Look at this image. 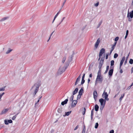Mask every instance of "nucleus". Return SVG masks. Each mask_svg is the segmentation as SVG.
I'll return each mask as SVG.
<instances>
[{
  "mask_svg": "<svg viewBox=\"0 0 133 133\" xmlns=\"http://www.w3.org/2000/svg\"><path fill=\"white\" fill-rule=\"evenodd\" d=\"M41 85V82L40 81H38L30 89L32 90L35 87L34 91L33 94V96L34 97L39 90V88Z\"/></svg>",
  "mask_w": 133,
  "mask_h": 133,
  "instance_id": "nucleus-1",
  "label": "nucleus"
},
{
  "mask_svg": "<svg viewBox=\"0 0 133 133\" xmlns=\"http://www.w3.org/2000/svg\"><path fill=\"white\" fill-rule=\"evenodd\" d=\"M69 65V64L68 63H65L64 67H60L57 72L58 75H61L64 72Z\"/></svg>",
  "mask_w": 133,
  "mask_h": 133,
  "instance_id": "nucleus-2",
  "label": "nucleus"
},
{
  "mask_svg": "<svg viewBox=\"0 0 133 133\" xmlns=\"http://www.w3.org/2000/svg\"><path fill=\"white\" fill-rule=\"evenodd\" d=\"M101 69H99L97 77V79H99V83H101L103 80V78L101 76Z\"/></svg>",
  "mask_w": 133,
  "mask_h": 133,
  "instance_id": "nucleus-3",
  "label": "nucleus"
},
{
  "mask_svg": "<svg viewBox=\"0 0 133 133\" xmlns=\"http://www.w3.org/2000/svg\"><path fill=\"white\" fill-rule=\"evenodd\" d=\"M114 68L111 67H110V69L108 72L109 76L110 77H111L113 74Z\"/></svg>",
  "mask_w": 133,
  "mask_h": 133,
  "instance_id": "nucleus-4",
  "label": "nucleus"
},
{
  "mask_svg": "<svg viewBox=\"0 0 133 133\" xmlns=\"http://www.w3.org/2000/svg\"><path fill=\"white\" fill-rule=\"evenodd\" d=\"M99 101L101 103V105L105 106L106 103L105 101H104V99L101 98L99 100Z\"/></svg>",
  "mask_w": 133,
  "mask_h": 133,
  "instance_id": "nucleus-5",
  "label": "nucleus"
},
{
  "mask_svg": "<svg viewBox=\"0 0 133 133\" xmlns=\"http://www.w3.org/2000/svg\"><path fill=\"white\" fill-rule=\"evenodd\" d=\"M77 100H73L71 103V107L72 108H74L75 107L77 104Z\"/></svg>",
  "mask_w": 133,
  "mask_h": 133,
  "instance_id": "nucleus-6",
  "label": "nucleus"
},
{
  "mask_svg": "<svg viewBox=\"0 0 133 133\" xmlns=\"http://www.w3.org/2000/svg\"><path fill=\"white\" fill-rule=\"evenodd\" d=\"M94 98L95 101H96L97 99V97L98 96V94L96 91L95 90L93 92Z\"/></svg>",
  "mask_w": 133,
  "mask_h": 133,
  "instance_id": "nucleus-7",
  "label": "nucleus"
},
{
  "mask_svg": "<svg viewBox=\"0 0 133 133\" xmlns=\"http://www.w3.org/2000/svg\"><path fill=\"white\" fill-rule=\"evenodd\" d=\"M105 50L104 48H102L100 50L99 53V55L102 56V55L105 53Z\"/></svg>",
  "mask_w": 133,
  "mask_h": 133,
  "instance_id": "nucleus-8",
  "label": "nucleus"
},
{
  "mask_svg": "<svg viewBox=\"0 0 133 133\" xmlns=\"http://www.w3.org/2000/svg\"><path fill=\"white\" fill-rule=\"evenodd\" d=\"M130 17L131 18L133 17V10H132L131 12H129V11H128L127 14V17Z\"/></svg>",
  "mask_w": 133,
  "mask_h": 133,
  "instance_id": "nucleus-9",
  "label": "nucleus"
},
{
  "mask_svg": "<svg viewBox=\"0 0 133 133\" xmlns=\"http://www.w3.org/2000/svg\"><path fill=\"white\" fill-rule=\"evenodd\" d=\"M125 57L123 56L122 59L121 60L120 64V67H119V68L120 69V68L121 67V66L122 65L123 62L124 61L125 59Z\"/></svg>",
  "mask_w": 133,
  "mask_h": 133,
  "instance_id": "nucleus-10",
  "label": "nucleus"
},
{
  "mask_svg": "<svg viewBox=\"0 0 133 133\" xmlns=\"http://www.w3.org/2000/svg\"><path fill=\"white\" fill-rule=\"evenodd\" d=\"M74 53L71 56V57H69V59H68V61L66 63H68L69 64L70 62L71 61L73 58V57L74 56Z\"/></svg>",
  "mask_w": 133,
  "mask_h": 133,
  "instance_id": "nucleus-11",
  "label": "nucleus"
},
{
  "mask_svg": "<svg viewBox=\"0 0 133 133\" xmlns=\"http://www.w3.org/2000/svg\"><path fill=\"white\" fill-rule=\"evenodd\" d=\"M80 78H81V75H80L78 77V78H77L76 82L75 83V85H77L78 82L80 80Z\"/></svg>",
  "mask_w": 133,
  "mask_h": 133,
  "instance_id": "nucleus-12",
  "label": "nucleus"
},
{
  "mask_svg": "<svg viewBox=\"0 0 133 133\" xmlns=\"http://www.w3.org/2000/svg\"><path fill=\"white\" fill-rule=\"evenodd\" d=\"M9 110L8 108L6 109L3 110L1 112V114H5L7 111Z\"/></svg>",
  "mask_w": 133,
  "mask_h": 133,
  "instance_id": "nucleus-13",
  "label": "nucleus"
},
{
  "mask_svg": "<svg viewBox=\"0 0 133 133\" xmlns=\"http://www.w3.org/2000/svg\"><path fill=\"white\" fill-rule=\"evenodd\" d=\"M68 98L67 99H66L64 101L62 102L61 103V104L62 105H64V104H66L67 103V102L68 101Z\"/></svg>",
  "mask_w": 133,
  "mask_h": 133,
  "instance_id": "nucleus-14",
  "label": "nucleus"
},
{
  "mask_svg": "<svg viewBox=\"0 0 133 133\" xmlns=\"http://www.w3.org/2000/svg\"><path fill=\"white\" fill-rule=\"evenodd\" d=\"M78 90V88H76L75 89V90L73 91L72 92V95L74 96V95L76 94Z\"/></svg>",
  "mask_w": 133,
  "mask_h": 133,
  "instance_id": "nucleus-15",
  "label": "nucleus"
},
{
  "mask_svg": "<svg viewBox=\"0 0 133 133\" xmlns=\"http://www.w3.org/2000/svg\"><path fill=\"white\" fill-rule=\"evenodd\" d=\"M83 92V90L82 88L80 90H79L78 92V95L80 96H81L82 95V93Z\"/></svg>",
  "mask_w": 133,
  "mask_h": 133,
  "instance_id": "nucleus-16",
  "label": "nucleus"
},
{
  "mask_svg": "<svg viewBox=\"0 0 133 133\" xmlns=\"http://www.w3.org/2000/svg\"><path fill=\"white\" fill-rule=\"evenodd\" d=\"M63 108L62 107H60L57 110L58 112L59 113H61L62 112V111Z\"/></svg>",
  "mask_w": 133,
  "mask_h": 133,
  "instance_id": "nucleus-17",
  "label": "nucleus"
},
{
  "mask_svg": "<svg viewBox=\"0 0 133 133\" xmlns=\"http://www.w3.org/2000/svg\"><path fill=\"white\" fill-rule=\"evenodd\" d=\"M99 108V107L98 105L97 104L95 105V109L96 111H97L98 110Z\"/></svg>",
  "mask_w": 133,
  "mask_h": 133,
  "instance_id": "nucleus-18",
  "label": "nucleus"
},
{
  "mask_svg": "<svg viewBox=\"0 0 133 133\" xmlns=\"http://www.w3.org/2000/svg\"><path fill=\"white\" fill-rule=\"evenodd\" d=\"M104 95V98L107 97H108V94L107 92H105L104 91V92L102 94V96H103Z\"/></svg>",
  "mask_w": 133,
  "mask_h": 133,
  "instance_id": "nucleus-19",
  "label": "nucleus"
},
{
  "mask_svg": "<svg viewBox=\"0 0 133 133\" xmlns=\"http://www.w3.org/2000/svg\"><path fill=\"white\" fill-rule=\"evenodd\" d=\"M71 111L65 112V115H64L63 116H68L71 113Z\"/></svg>",
  "mask_w": 133,
  "mask_h": 133,
  "instance_id": "nucleus-20",
  "label": "nucleus"
},
{
  "mask_svg": "<svg viewBox=\"0 0 133 133\" xmlns=\"http://www.w3.org/2000/svg\"><path fill=\"white\" fill-rule=\"evenodd\" d=\"M9 18V17H4L3 18H2V19L0 20V21L1 22L3 21H5V20Z\"/></svg>",
  "mask_w": 133,
  "mask_h": 133,
  "instance_id": "nucleus-21",
  "label": "nucleus"
},
{
  "mask_svg": "<svg viewBox=\"0 0 133 133\" xmlns=\"http://www.w3.org/2000/svg\"><path fill=\"white\" fill-rule=\"evenodd\" d=\"M114 60H111V63H110V67H113L114 68V66H113L114 65Z\"/></svg>",
  "mask_w": 133,
  "mask_h": 133,
  "instance_id": "nucleus-22",
  "label": "nucleus"
},
{
  "mask_svg": "<svg viewBox=\"0 0 133 133\" xmlns=\"http://www.w3.org/2000/svg\"><path fill=\"white\" fill-rule=\"evenodd\" d=\"M117 42H115L114 44L112 46L111 49L114 50L115 48V47L116 45Z\"/></svg>",
  "mask_w": 133,
  "mask_h": 133,
  "instance_id": "nucleus-23",
  "label": "nucleus"
},
{
  "mask_svg": "<svg viewBox=\"0 0 133 133\" xmlns=\"http://www.w3.org/2000/svg\"><path fill=\"white\" fill-rule=\"evenodd\" d=\"M74 98V96L73 95H72L71 97H70V98L69 99V101L71 102H72V101H73Z\"/></svg>",
  "mask_w": 133,
  "mask_h": 133,
  "instance_id": "nucleus-24",
  "label": "nucleus"
},
{
  "mask_svg": "<svg viewBox=\"0 0 133 133\" xmlns=\"http://www.w3.org/2000/svg\"><path fill=\"white\" fill-rule=\"evenodd\" d=\"M109 66L108 65L107 66V67H106V70H105V72L104 73V74H105L107 72H108V71L109 69Z\"/></svg>",
  "mask_w": 133,
  "mask_h": 133,
  "instance_id": "nucleus-25",
  "label": "nucleus"
},
{
  "mask_svg": "<svg viewBox=\"0 0 133 133\" xmlns=\"http://www.w3.org/2000/svg\"><path fill=\"white\" fill-rule=\"evenodd\" d=\"M12 50V49H11L10 48H9L8 49V50L6 52V54H8L10 53Z\"/></svg>",
  "mask_w": 133,
  "mask_h": 133,
  "instance_id": "nucleus-26",
  "label": "nucleus"
},
{
  "mask_svg": "<svg viewBox=\"0 0 133 133\" xmlns=\"http://www.w3.org/2000/svg\"><path fill=\"white\" fill-rule=\"evenodd\" d=\"M85 82V80L84 79L82 78L81 85H83L84 83ZM78 85L79 86L80 85Z\"/></svg>",
  "mask_w": 133,
  "mask_h": 133,
  "instance_id": "nucleus-27",
  "label": "nucleus"
},
{
  "mask_svg": "<svg viewBox=\"0 0 133 133\" xmlns=\"http://www.w3.org/2000/svg\"><path fill=\"white\" fill-rule=\"evenodd\" d=\"M124 94H122L121 95V97L119 98V100H120V101L122 100V99L123 98V97L124 96Z\"/></svg>",
  "mask_w": 133,
  "mask_h": 133,
  "instance_id": "nucleus-28",
  "label": "nucleus"
},
{
  "mask_svg": "<svg viewBox=\"0 0 133 133\" xmlns=\"http://www.w3.org/2000/svg\"><path fill=\"white\" fill-rule=\"evenodd\" d=\"M18 113L16 115H15V116H14L12 118V120H14L16 118L17 116L18 115Z\"/></svg>",
  "mask_w": 133,
  "mask_h": 133,
  "instance_id": "nucleus-29",
  "label": "nucleus"
},
{
  "mask_svg": "<svg viewBox=\"0 0 133 133\" xmlns=\"http://www.w3.org/2000/svg\"><path fill=\"white\" fill-rule=\"evenodd\" d=\"M129 63L131 64H133V59H130L129 62Z\"/></svg>",
  "mask_w": 133,
  "mask_h": 133,
  "instance_id": "nucleus-30",
  "label": "nucleus"
},
{
  "mask_svg": "<svg viewBox=\"0 0 133 133\" xmlns=\"http://www.w3.org/2000/svg\"><path fill=\"white\" fill-rule=\"evenodd\" d=\"M66 59V56H64L62 60V63H64L65 62Z\"/></svg>",
  "mask_w": 133,
  "mask_h": 133,
  "instance_id": "nucleus-31",
  "label": "nucleus"
},
{
  "mask_svg": "<svg viewBox=\"0 0 133 133\" xmlns=\"http://www.w3.org/2000/svg\"><path fill=\"white\" fill-rule=\"evenodd\" d=\"M102 21L101 20L99 23V24H98V26L97 27V28H99V26H100L101 25V24H102Z\"/></svg>",
  "mask_w": 133,
  "mask_h": 133,
  "instance_id": "nucleus-32",
  "label": "nucleus"
},
{
  "mask_svg": "<svg viewBox=\"0 0 133 133\" xmlns=\"http://www.w3.org/2000/svg\"><path fill=\"white\" fill-rule=\"evenodd\" d=\"M5 87H6V86H5L4 87H2V88H0V91H4L5 90Z\"/></svg>",
  "mask_w": 133,
  "mask_h": 133,
  "instance_id": "nucleus-33",
  "label": "nucleus"
},
{
  "mask_svg": "<svg viewBox=\"0 0 133 133\" xmlns=\"http://www.w3.org/2000/svg\"><path fill=\"white\" fill-rule=\"evenodd\" d=\"M118 54H117V53H115L114 54V58H116L118 57Z\"/></svg>",
  "mask_w": 133,
  "mask_h": 133,
  "instance_id": "nucleus-34",
  "label": "nucleus"
},
{
  "mask_svg": "<svg viewBox=\"0 0 133 133\" xmlns=\"http://www.w3.org/2000/svg\"><path fill=\"white\" fill-rule=\"evenodd\" d=\"M61 10L57 12V14L55 15V16L54 17V18H55V19L58 16V15L60 13V11H61Z\"/></svg>",
  "mask_w": 133,
  "mask_h": 133,
  "instance_id": "nucleus-35",
  "label": "nucleus"
},
{
  "mask_svg": "<svg viewBox=\"0 0 133 133\" xmlns=\"http://www.w3.org/2000/svg\"><path fill=\"white\" fill-rule=\"evenodd\" d=\"M119 39L118 37H116L114 41L115 42H117V41Z\"/></svg>",
  "mask_w": 133,
  "mask_h": 133,
  "instance_id": "nucleus-36",
  "label": "nucleus"
},
{
  "mask_svg": "<svg viewBox=\"0 0 133 133\" xmlns=\"http://www.w3.org/2000/svg\"><path fill=\"white\" fill-rule=\"evenodd\" d=\"M98 126V123H96L95 124V129H97Z\"/></svg>",
  "mask_w": 133,
  "mask_h": 133,
  "instance_id": "nucleus-37",
  "label": "nucleus"
},
{
  "mask_svg": "<svg viewBox=\"0 0 133 133\" xmlns=\"http://www.w3.org/2000/svg\"><path fill=\"white\" fill-rule=\"evenodd\" d=\"M104 106H105L104 105H101V106L100 107V110L101 111H102V110Z\"/></svg>",
  "mask_w": 133,
  "mask_h": 133,
  "instance_id": "nucleus-38",
  "label": "nucleus"
},
{
  "mask_svg": "<svg viewBox=\"0 0 133 133\" xmlns=\"http://www.w3.org/2000/svg\"><path fill=\"white\" fill-rule=\"evenodd\" d=\"M99 81V79H97V78H96V81H95V85H96L97 84V81Z\"/></svg>",
  "mask_w": 133,
  "mask_h": 133,
  "instance_id": "nucleus-39",
  "label": "nucleus"
},
{
  "mask_svg": "<svg viewBox=\"0 0 133 133\" xmlns=\"http://www.w3.org/2000/svg\"><path fill=\"white\" fill-rule=\"evenodd\" d=\"M104 63V61L100 60L99 64L103 65Z\"/></svg>",
  "mask_w": 133,
  "mask_h": 133,
  "instance_id": "nucleus-40",
  "label": "nucleus"
},
{
  "mask_svg": "<svg viewBox=\"0 0 133 133\" xmlns=\"http://www.w3.org/2000/svg\"><path fill=\"white\" fill-rule=\"evenodd\" d=\"M7 119H5L4 120V123L6 125H8L9 124V123Z\"/></svg>",
  "mask_w": 133,
  "mask_h": 133,
  "instance_id": "nucleus-41",
  "label": "nucleus"
},
{
  "mask_svg": "<svg viewBox=\"0 0 133 133\" xmlns=\"http://www.w3.org/2000/svg\"><path fill=\"white\" fill-rule=\"evenodd\" d=\"M109 55V53H107L105 56V59H108Z\"/></svg>",
  "mask_w": 133,
  "mask_h": 133,
  "instance_id": "nucleus-42",
  "label": "nucleus"
},
{
  "mask_svg": "<svg viewBox=\"0 0 133 133\" xmlns=\"http://www.w3.org/2000/svg\"><path fill=\"white\" fill-rule=\"evenodd\" d=\"M100 38H98V39H97L96 42V43H98V44H99V43H100Z\"/></svg>",
  "mask_w": 133,
  "mask_h": 133,
  "instance_id": "nucleus-43",
  "label": "nucleus"
},
{
  "mask_svg": "<svg viewBox=\"0 0 133 133\" xmlns=\"http://www.w3.org/2000/svg\"><path fill=\"white\" fill-rule=\"evenodd\" d=\"M99 44L96 43L95 44V46L96 48H97L99 45Z\"/></svg>",
  "mask_w": 133,
  "mask_h": 133,
  "instance_id": "nucleus-44",
  "label": "nucleus"
},
{
  "mask_svg": "<svg viewBox=\"0 0 133 133\" xmlns=\"http://www.w3.org/2000/svg\"><path fill=\"white\" fill-rule=\"evenodd\" d=\"M128 20L129 22H131L132 21V18H131V17H128Z\"/></svg>",
  "mask_w": 133,
  "mask_h": 133,
  "instance_id": "nucleus-45",
  "label": "nucleus"
},
{
  "mask_svg": "<svg viewBox=\"0 0 133 133\" xmlns=\"http://www.w3.org/2000/svg\"><path fill=\"white\" fill-rule=\"evenodd\" d=\"M40 100L38 99L37 102L35 104V107L36 108V105L38 104V102H39Z\"/></svg>",
  "mask_w": 133,
  "mask_h": 133,
  "instance_id": "nucleus-46",
  "label": "nucleus"
},
{
  "mask_svg": "<svg viewBox=\"0 0 133 133\" xmlns=\"http://www.w3.org/2000/svg\"><path fill=\"white\" fill-rule=\"evenodd\" d=\"M104 98H105L104 100L105 101V102H106V101H108L109 100V98H108V97H105Z\"/></svg>",
  "mask_w": 133,
  "mask_h": 133,
  "instance_id": "nucleus-47",
  "label": "nucleus"
},
{
  "mask_svg": "<svg viewBox=\"0 0 133 133\" xmlns=\"http://www.w3.org/2000/svg\"><path fill=\"white\" fill-rule=\"evenodd\" d=\"M105 55H104V56L103 57L102 56L101 57V60L104 61V59H105Z\"/></svg>",
  "mask_w": 133,
  "mask_h": 133,
  "instance_id": "nucleus-48",
  "label": "nucleus"
},
{
  "mask_svg": "<svg viewBox=\"0 0 133 133\" xmlns=\"http://www.w3.org/2000/svg\"><path fill=\"white\" fill-rule=\"evenodd\" d=\"M94 115V113L93 112H91V120H92V118H93V116Z\"/></svg>",
  "mask_w": 133,
  "mask_h": 133,
  "instance_id": "nucleus-49",
  "label": "nucleus"
},
{
  "mask_svg": "<svg viewBox=\"0 0 133 133\" xmlns=\"http://www.w3.org/2000/svg\"><path fill=\"white\" fill-rule=\"evenodd\" d=\"M9 123H11L12 122V121L11 119L7 120Z\"/></svg>",
  "mask_w": 133,
  "mask_h": 133,
  "instance_id": "nucleus-50",
  "label": "nucleus"
},
{
  "mask_svg": "<svg viewBox=\"0 0 133 133\" xmlns=\"http://www.w3.org/2000/svg\"><path fill=\"white\" fill-rule=\"evenodd\" d=\"M84 111H83V112L82 113V114H83V115H84L85 114V112H86V109H85V108H84Z\"/></svg>",
  "mask_w": 133,
  "mask_h": 133,
  "instance_id": "nucleus-51",
  "label": "nucleus"
},
{
  "mask_svg": "<svg viewBox=\"0 0 133 133\" xmlns=\"http://www.w3.org/2000/svg\"><path fill=\"white\" fill-rule=\"evenodd\" d=\"M132 86L131 85L127 89V90H128L130 89Z\"/></svg>",
  "mask_w": 133,
  "mask_h": 133,
  "instance_id": "nucleus-52",
  "label": "nucleus"
},
{
  "mask_svg": "<svg viewBox=\"0 0 133 133\" xmlns=\"http://www.w3.org/2000/svg\"><path fill=\"white\" fill-rule=\"evenodd\" d=\"M81 97V96H80L79 95H77V100H78Z\"/></svg>",
  "mask_w": 133,
  "mask_h": 133,
  "instance_id": "nucleus-53",
  "label": "nucleus"
},
{
  "mask_svg": "<svg viewBox=\"0 0 133 133\" xmlns=\"http://www.w3.org/2000/svg\"><path fill=\"white\" fill-rule=\"evenodd\" d=\"M102 65L99 64L98 68L99 69H101Z\"/></svg>",
  "mask_w": 133,
  "mask_h": 133,
  "instance_id": "nucleus-54",
  "label": "nucleus"
},
{
  "mask_svg": "<svg viewBox=\"0 0 133 133\" xmlns=\"http://www.w3.org/2000/svg\"><path fill=\"white\" fill-rule=\"evenodd\" d=\"M4 94V92H3L2 94H0V97H1V98L2 97V96Z\"/></svg>",
  "mask_w": 133,
  "mask_h": 133,
  "instance_id": "nucleus-55",
  "label": "nucleus"
},
{
  "mask_svg": "<svg viewBox=\"0 0 133 133\" xmlns=\"http://www.w3.org/2000/svg\"><path fill=\"white\" fill-rule=\"evenodd\" d=\"M79 127V126L78 125H77L76 127L74 129V130H77Z\"/></svg>",
  "mask_w": 133,
  "mask_h": 133,
  "instance_id": "nucleus-56",
  "label": "nucleus"
},
{
  "mask_svg": "<svg viewBox=\"0 0 133 133\" xmlns=\"http://www.w3.org/2000/svg\"><path fill=\"white\" fill-rule=\"evenodd\" d=\"M110 133H114V131L113 130H111L109 132Z\"/></svg>",
  "mask_w": 133,
  "mask_h": 133,
  "instance_id": "nucleus-57",
  "label": "nucleus"
},
{
  "mask_svg": "<svg viewBox=\"0 0 133 133\" xmlns=\"http://www.w3.org/2000/svg\"><path fill=\"white\" fill-rule=\"evenodd\" d=\"M99 4V2H98L95 4V6H98Z\"/></svg>",
  "mask_w": 133,
  "mask_h": 133,
  "instance_id": "nucleus-58",
  "label": "nucleus"
},
{
  "mask_svg": "<svg viewBox=\"0 0 133 133\" xmlns=\"http://www.w3.org/2000/svg\"><path fill=\"white\" fill-rule=\"evenodd\" d=\"M113 50H114L113 49H111L110 50V52L109 53V55H110L111 54V53H112V52L113 51Z\"/></svg>",
  "mask_w": 133,
  "mask_h": 133,
  "instance_id": "nucleus-59",
  "label": "nucleus"
},
{
  "mask_svg": "<svg viewBox=\"0 0 133 133\" xmlns=\"http://www.w3.org/2000/svg\"><path fill=\"white\" fill-rule=\"evenodd\" d=\"M119 69H120V73L121 74L123 72L122 69L121 68L120 69L119 68Z\"/></svg>",
  "mask_w": 133,
  "mask_h": 133,
  "instance_id": "nucleus-60",
  "label": "nucleus"
},
{
  "mask_svg": "<svg viewBox=\"0 0 133 133\" xmlns=\"http://www.w3.org/2000/svg\"><path fill=\"white\" fill-rule=\"evenodd\" d=\"M85 129H83V130H82V133H85Z\"/></svg>",
  "mask_w": 133,
  "mask_h": 133,
  "instance_id": "nucleus-61",
  "label": "nucleus"
},
{
  "mask_svg": "<svg viewBox=\"0 0 133 133\" xmlns=\"http://www.w3.org/2000/svg\"><path fill=\"white\" fill-rule=\"evenodd\" d=\"M66 1V0H65L64 1L63 3V4H62V7L64 5V4H65V3Z\"/></svg>",
  "mask_w": 133,
  "mask_h": 133,
  "instance_id": "nucleus-62",
  "label": "nucleus"
},
{
  "mask_svg": "<svg viewBox=\"0 0 133 133\" xmlns=\"http://www.w3.org/2000/svg\"><path fill=\"white\" fill-rule=\"evenodd\" d=\"M128 34H129V31L128 30H127L126 31V34L127 35H128Z\"/></svg>",
  "mask_w": 133,
  "mask_h": 133,
  "instance_id": "nucleus-63",
  "label": "nucleus"
},
{
  "mask_svg": "<svg viewBox=\"0 0 133 133\" xmlns=\"http://www.w3.org/2000/svg\"><path fill=\"white\" fill-rule=\"evenodd\" d=\"M133 72V67L131 69V73L132 74Z\"/></svg>",
  "mask_w": 133,
  "mask_h": 133,
  "instance_id": "nucleus-64",
  "label": "nucleus"
}]
</instances>
